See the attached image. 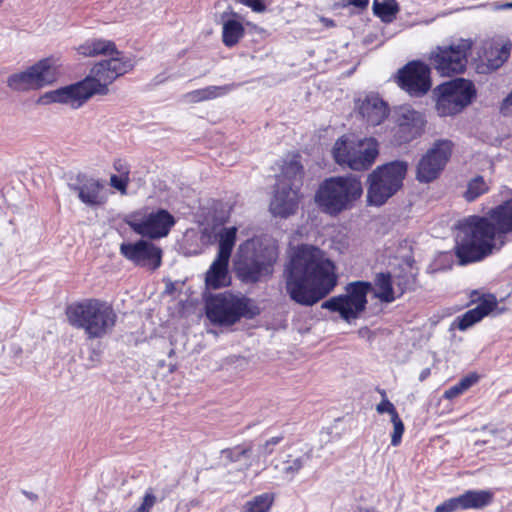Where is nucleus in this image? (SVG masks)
Segmentation results:
<instances>
[{"instance_id":"47","label":"nucleus","mask_w":512,"mask_h":512,"mask_svg":"<svg viewBox=\"0 0 512 512\" xmlns=\"http://www.w3.org/2000/svg\"><path fill=\"white\" fill-rule=\"evenodd\" d=\"M512 106V91L504 98L501 109Z\"/></svg>"},{"instance_id":"17","label":"nucleus","mask_w":512,"mask_h":512,"mask_svg":"<svg viewBox=\"0 0 512 512\" xmlns=\"http://www.w3.org/2000/svg\"><path fill=\"white\" fill-rule=\"evenodd\" d=\"M55 78L49 59H42L27 70L11 75L7 85L16 91L36 90L51 83Z\"/></svg>"},{"instance_id":"38","label":"nucleus","mask_w":512,"mask_h":512,"mask_svg":"<svg viewBox=\"0 0 512 512\" xmlns=\"http://www.w3.org/2000/svg\"><path fill=\"white\" fill-rule=\"evenodd\" d=\"M377 391L382 396V401L376 405V411L379 414L388 413L392 418L394 415H399L394 404L387 399L386 391L384 389L377 388Z\"/></svg>"},{"instance_id":"31","label":"nucleus","mask_w":512,"mask_h":512,"mask_svg":"<svg viewBox=\"0 0 512 512\" xmlns=\"http://www.w3.org/2000/svg\"><path fill=\"white\" fill-rule=\"evenodd\" d=\"M375 297L381 302L391 303L396 295L393 289V279L389 272H380L374 278Z\"/></svg>"},{"instance_id":"3","label":"nucleus","mask_w":512,"mask_h":512,"mask_svg":"<svg viewBox=\"0 0 512 512\" xmlns=\"http://www.w3.org/2000/svg\"><path fill=\"white\" fill-rule=\"evenodd\" d=\"M110 56V59L94 64L81 81L46 93L43 96L45 102L62 103L77 109L94 95L108 94V86L134 67L132 59L122 52Z\"/></svg>"},{"instance_id":"9","label":"nucleus","mask_w":512,"mask_h":512,"mask_svg":"<svg viewBox=\"0 0 512 512\" xmlns=\"http://www.w3.org/2000/svg\"><path fill=\"white\" fill-rule=\"evenodd\" d=\"M407 168L404 161H393L377 167L369 175L368 202L375 206L383 205L402 187Z\"/></svg>"},{"instance_id":"30","label":"nucleus","mask_w":512,"mask_h":512,"mask_svg":"<svg viewBox=\"0 0 512 512\" xmlns=\"http://www.w3.org/2000/svg\"><path fill=\"white\" fill-rule=\"evenodd\" d=\"M510 56V48L506 46L490 45L485 48L483 55L480 57L482 64L488 70H496L501 67Z\"/></svg>"},{"instance_id":"21","label":"nucleus","mask_w":512,"mask_h":512,"mask_svg":"<svg viewBox=\"0 0 512 512\" xmlns=\"http://www.w3.org/2000/svg\"><path fill=\"white\" fill-rule=\"evenodd\" d=\"M358 113L369 126L380 125L389 115V108L377 95H367L358 104Z\"/></svg>"},{"instance_id":"6","label":"nucleus","mask_w":512,"mask_h":512,"mask_svg":"<svg viewBox=\"0 0 512 512\" xmlns=\"http://www.w3.org/2000/svg\"><path fill=\"white\" fill-rule=\"evenodd\" d=\"M253 301L230 291L210 295L206 299V316L217 325H233L241 318L252 319L260 311Z\"/></svg>"},{"instance_id":"37","label":"nucleus","mask_w":512,"mask_h":512,"mask_svg":"<svg viewBox=\"0 0 512 512\" xmlns=\"http://www.w3.org/2000/svg\"><path fill=\"white\" fill-rule=\"evenodd\" d=\"M396 287L399 291L398 297L407 291H414L417 288V274L403 272L396 276Z\"/></svg>"},{"instance_id":"14","label":"nucleus","mask_w":512,"mask_h":512,"mask_svg":"<svg viewBox=\"0 0 512 512\" xmlns=\"http://www.w3.org/2000/svg\"><path fill=\"white\" fill-rule=\"evenodd\" d=\"M453 148L454 143L451 140L440 139L435 141L417 165V180L429 183L437 179L449 162Z\"/></svg>"},{"instance_id":"26","label":"nucleus","mask_w":512,"mask_h":512,"mask_svg":"<svg viewBox=\"0 0 512 512\" xmlns=\"http://www.w3.org/2000/svg\"><path fill=\"white\" fill-rule=\"evenodd\" d=\"M112 167L115 171L109 178V185L111 188L118 191L121 195L128 194V187L131 182V165L124 158H116L113 161Z\"/></svg>"},{"instance_id":"51","label":"nucleus","mask_w":512,"mask_h":512,"mask_svg":"<svg viewBox=\"0 0 512 512\" xmlns=\"http://www.w3.org/2000/svg\"><path fill=\"white\" fill-rule=\"evenodd\" d=\"M476 294H477V291H473V292L471 293V297H472V301H473V302L475 301V300L473 299V297H474V295H476Z\"/></svg>"},{"instance_id":"44","label":"nucleus","mask_w":512,"mask_h":512,"mask_svg":"<svg viewBox=\"0 0 512 512\" xmlns=\"http://www.w3.org/2000/svg\"><path fill=\"white\" fill-rule=\"evenodd\" d=\"M252 448H253L252 443H249L248 445H245V446H242V445L235 446L231 450L232 459L234 461H238L241 458L249 456L250 453L252 452Z\"/></svg>"},{"instance_id":"22","label":"nucleus","mask_w":512,"mask_h":512,"mask_svg":"<svg viewBox=\"0 0 512 512\" xmlns=\"http://www.w3.org/2000/svg\"><path fill=\"white\" fill-rule=\"evenodd\" d=\"M425 121L423 115L414 110L406 109L399 117L397 130L398 139L401 142H409L420 136L424 129Z\"/></svg>"},{"instance_id":"40","label":"nucleus","mask_w":512,"mask_h":512,"mask_svg":"<svg viewBox=\"0 0 512 512\" xmlns=\"http://www.w3.org/2000/svg\"><path fill=\"white\" fill-rule=\"evenodd\" d=\"M457 510H463L460 495L445 500L443 503L436 506L434 512H455Z\"/></svg>"},{"instance_id":"39","label":"nucleus","mask_w":512,"mask_h":512,"mask_svg":"<svg viewBox=\"0 0 512 512\" xmlns=\"http://www.w3.org/2000/svg\"><path fill=\"white\" fill-rule=\"evenodd\" d=\"M393 424V432L391 435V445L398 446L402 441V436L405 432V426L399 415H394V418L391 419Z\"/></svg>"},{"instance_id":"11","label":"nucleus","mask_w":512,"mask_h":512,"mask_svg":"<svg viewBox=\"0 0 512 512\" xmlns=\"http://www.w3.org/2000/svg\"><path fill=\"white\" fill-rule=\"evenodd\" d=\"M373 289L368 281H354L347 284L346 293L334 296L322 303V308L337 312L347 322L359 318L365 311L367 295Z\"/></svg>"},{"instance_id":"28","label":"nucleus","mask_w":512,"mask_h":512,"mask_svg":"<svg viewBox=\"0 0 512 512\" xmlns=\"http://www.w3.org/2000/svg\"><path fill=\"white\" fill-rule=\"evenodd\" d=\"M245 36V28L238 14L233 13L232 18L223 21L222 42L227 48L236 46Z\"/></svg>"},{"instance_id":"18","label":"nucleus","mask_w":512,"mask_h":512,"mask_svg":"<svg viewBox=\"0 0 512 512\" xmlns=\"http://www.w3.org/2000/svg\"><path fill=\"white\" fill-rule=\"evenodd\" d=\"M70 189L77 193L83 204L90 207H101L108 201L103 181L85 173L76 175V184H71Z\"/></svg>"},{"instance_id":"50","label":"nucleus","mask_w":512,"mask_h":512,"mask_svg":"<svg viewBox=\"0 0 512 512\" xmlns=\"http://www.w3.org/2000/svg\"><path fill=\"white\" fill-rule=\"evenodd\" d=\"M501 7L502 8H512V2L506 3V4L502 5Z\"/></svg>"},{"instance_id":"5","label":"nucleus","mask_w":512,"mask_h":512,"mask_svg":"<svg viewBox=\"0 0 512 512\" xmlns=\"http://www.w3.org/2000/svg\"><path fill=\"white\" fill-rule=\"evenodd\" d=\"M362 194V183L356 176H331L319 184L314 202L322 213L337 217L351 210Z\"/></svg>"},{"instance_id":"23","label":"nucleus","mask_w":512,"mask_h":512,"mask_svg":"<svg viewBox=\"0 0 512 512\" xmlns=\"http://www.w3.org/2000/svg\"><path fill=\"white\" fill-rule=\"evenodd\" d=\"M229 258L217 256L205 274V284L210 289H220L231 284Z\"/></svg>"},{"instance_id":"34","label":"nucleus","mask_w":512,"mask_h":512,"mask_svg":"<svg viewBox=\"0 0 512 512\" xmlns=\"http://www.w3.org/2000/svg\"><path fill=\"white\" fill-rule=\"evenodd\" d=\"M478 381L479 375L476 373H470L461 378L457 384L447 389L443 394V398L447 400H453L469 390Z\"/></svg>"},{"instance_id":"4","label":"nucleus","mask_w":512,"mask_h":512,"mask_svg":"<svg viewBox=\"0 0 512 512\" xmlns=\"http://www.w3.org/2000/svg\"><path fill=\"white\" fill-rule=\"evenodd\" d=\"M65 316L70 326L83 330L89 339H101L111 333L118 320L113 305L99 298H86L68 304Z\"/></svg>"},{"instance_id":"24","label":"nucleus","mask_w":512,"mask_h":512,"mask_svg":"<svg viewBox=\"0 0 512 512\" xmlns=\"http://www.w3.org/2000/svg\"><path fill=\"white\" fill-rule=\"evenodd\" d=\"M304 168L300 161V155L295 154L290 160H285L281 173L275 185H289L301 189L303 185Z\"/></svg>"},{"instance_id":"8","label":"nucleus","mask_w":512,"mask_h":512,"mask_svg":"<svg viewBox=\"0 0 512 512\" xmlns=\"http://www.w3.org/2000/svg\"><path fill=\"white\" fill-rule=\"evenodd\" d=\"M435 110L441 117L455 116L468 107L477 96L474 83L465 78L443 82L434 89Z\"/></svg>"},{"instance_id":"15","label":"nucleus","mask_w":512,"mask_h":512,"mask_svg":"<svg viewBox=\"0 0 512 512\" xmlns=\"http://www.w3.org/2000/svg\"><path fill=\"white\" fill-rule=\"evenodd\" d=\"M396 82L411 97H422L432 86L431 68L421 60L409 61L398 70Z\"/></svg>"},{"instance_id":"45","label":"nucleus","mask_w":512,"mask_h":512,"mask_svg":"<svg viewBox=\"0 0 512 512\" xmlns=\"http://www.w3.org/2000/svg\"><path fill=\"white\" fill-rule=\"evenodd\" d=\"M238 2L251 8V10L256 13H262L266 10L264 0H238Z\"/></svg>"},{"instance_id":"12","label":"nucleus","mask_w":512,"mask_h":512,"mask_svg":"<svg viewBox=\"0 0 512 512\" xmlns=\"http://www.w3.org/2000/svg\"><path fill=\"white\" fill-rule=\"evenodd\" d=\"M125 223L134 233L151 241L166 237L175 225V219L169 211L160 208L152 212H132L125 218Z\"/></svg>"},{"instance_id":"20","label":"nucleus","mask_w":512,"mask_h":512,"mask_svg":"<svg viewBox=\"0 0 512 512\" xmlns=\"http://www.w3.org/2000/svg\"><path fill=\"white\" fill-rule=\"evenodd\" d=\"M479 304L464 314L458 316L455 320L459 330L464 331L481 321L485 316L496 309L498 305L497 298L494 294H483L479 298Z\"/></svg>"},{"instance_id":"35","label":"nucleus","mask_w":512,"mask_h":512,"mask_svg":"<svg viewBox=\"0 0 512 512\" xmlns=\"http://www.w3.org/2000/svg\"><path fill=\"white\" fill-rule=\"evenodd\" d=\"M274 503L273 493H263L245 503L242 512H269Z\"/></svg>"},{"instance_id":"46","label":"nucleus","mask_w":512,"mask_h":512,"mask_svg":"<svg viewBox=\"0 0 512 512\" xmlns=\"http://www.w3.org/2000/svg\"><path fill=\"white\" fill-rule=\"evenodd\" d=\"M342 7H354L359 11H364L368 8L370 0H339Z\"/></svg>"},{"instance_id":"32","label":"nucleus","mask_w":512,"mask_h":512,"mask_svg":"<svg viewBox=\"0 0 512 512\" xmlns=\"http://www.w3.org/2000/svg\"><path fill=\"white\" fill-rule=\"evenodd\" d=\"M490 191V187L481 175H476L470 179L467 183V188L463 193V198L467 202H474L479 197L487 194Z\"/></svg>"},{"instance_id":"29","label":"nucleus","mask_w":512,"mask_h":512,"mask_svg":"<svg viewBox=\"0 0 512 512\" xmlns=\"http://www.w3.org/2000/svg\"><path fill=\"white\" fill-rule=\"evenodd\" d=\"M463 510H480L494 501V493L491 490H467L460 495Z\"/></svg>"},{"instance_id":"43","label":"nucleus","mask_w":512,"mask_h":512,"mask_svg":"<svg viewBox=\"0 0 512 512\" xmlns=\"http://www.w3.org/2000/svg\"><path fill=\"white\" fill-rule=\"evenodd\" d=\"M303 468L302 458H296L292 462L287 461L283 468V473L287 476L294 477Z\"/></svg>"},{"instance_id":"48","label":"nucleus","mask_w":512,"mask_h":512,"mask_svg":"<svg viewBox=\"0 0 512 512\" xmlns=\"http://www.w3.org/2000/svg\"><path fill=\"white\" fill-rule=\"evenodd\" d=\"M429 375H430V369L426 368L421 371V373L419 375V380L424 381Z\"/></svg>"},{"instance_id":"16","label":"nucleus","mask_w":512,"mask_h":512,"mask_svg":"<svg viewBox=\"0 0 512 512\" xmlns=\"http://www.w3.org/2000/svg\"><path fill=\"white\" fill-rule=\"evenodd\" d=\"M119 250L126 260L141 268L155 271L162 264V249L148 239L123 242Z\"/></svg>"},{"instance_id":"25","label":"nucleus","mask_w":512,"mask_h":512,"mask_svg":"<svg viewBox=\"0 0 512 512\" xmlns=\"http://www.w3.org/2000/svg\"><path fill=\"white\" fill-rule=\"evenodd\" d=\"M78 54L84 57H97L120 54L111 40L92 38L77 47Z\"/></svg>"},{"instance_id":"42","label":"nucleus","mask_w":512,"mask_h":512,"mask_svg":"<svg viewBox=\"0 0 512 512\" xmlns=\"http://www.w3.org/2000/svg\"><path fill=\"white\" fill-rule=\"evenodd\" d=\"M284 439L283 435L271 437L263 445L260 446V453L263 456L271 455L274 452V447Z\"/></svg>"},{"instance_id":"7","label":"nucleus","mask_w":512,"mask_h":512,"mask_svg":"<svg viewBox=\"0 0 512 512\" xmlns=\"http://www.w3.org/2000/svg\"><path fill=\"white\" fill-rule=\"evenodd\" d=\"M379 154L376 139H354L348 135L339 137L332 148L334 161L354 171H366L372 167Z\"/></svg>"},{"instance_id":"13","label":"nucleus","mask_w":512,"mask_h":512,"mask_svg":"<svg viewBox=\"0 0 512 512\" xmlns=\"http://www.w3.org/2000/svg\"><path fill=\"white\" fill-rule=\"evenodd\" d=\"M472 43L461 39L457 44L437 46L430 54L432 68L443 77L461 74L466 70Z\"/></svg>"},{"instance_id":"36","label":"nucleus","mask_w":512,"mask_h":512,"mask_svg":"<svg viewBox=\"0 0 512 512\" xmlns=\"http://www.w3.org/2000/svg\"><path fill=\"white\" fill-rule=\"evenodd\" d=\"M373 12L383 21H391L398 12L395 0H374Z\"/></svg>"},{"instance_id":"27","label":"nucleus","mask_w":512,"mask_h":512,"mask_svg":"<svg viewBox=\"0 0 512 512\" xmlns=\"http://www.w3.org/2000/svg\"><path fill=\"white\" fill-rule=\"evenodd\" d=\"M235 88L236 84H226L222 86L211 85L190 91L184 95V98L189 103H199L223 97Z\"/></svg>"},{"instance_id":"10","label":"nucleus","mask_w":512,"mask_h":512,"mask_svg":"<svg viewBox=\"0 0 512 512\" xmlns=\"http://www.w3.org/2000/svg\"><path fill=\"white\" fill-rule=\"evenodd\" d=\"M277 259L275 247L258 244L236 263V275L244 283H257L272 276Z\"/></svg>"},{"instance_id":"1","label":"nucleus","mask_w":512,"mask_h":512,"mask_svg":"<svg viewBox=\"0 0 512 512\" xmlns=\"http://www.w3.org/2000/svg\"><path fill=\"white\" fill-rule=\"evenodd\" d=\"M335 263L319 247L300 244L286 265L285 289L291 300L302 306H313L336 287Z\"/></svg>"},{"instance_id":"49","label":"nucleus","mask_w":512,"mask_h":512,"mask_svg":"<svg viewBox=\"0 0 512 512\" xmlns=\"http://www.w3.org/2000/svg\"><path fill=\"white\" fill-rule=\"evenodd\" d=\"M24 494L31 500H36L38 498L36 494L31 492H24Z\"/></svg>"},{"instance_id":"2","label":"nucleus","mask_w":512,"mask_h":512,"mask_svg":"<svg viewBox=\"0 0 512 512\" xmlns=\"http://www.w3.org/2000/svg\"><path fill=\"white\" fill-rule=\"evenodd\" d=\"M512 233V197L491 208L486 216H469L461 225L455 254L462 265L482 261L500 250Z\"/></svg>"},{"instance_id":"33","label":"nucleus","mask_w":512,"mask_h":512,"mask_svg":"<svg viewBox=\"0 0 512 512\" xmlns=\"http://www.w3.org/2000/svg\"><path fill=\"white\" fill-rule=\"evenodd\" d=\"M236 236H237V228L236 227H229L224 228L223 231L219 234V245H218V251L217 256L225 257V258H231V254L233 251V248L236 243Z\"/></svg>"},{"instance_id":"41","label":"nucleus","mask_w":512,"mask_h":512,"mask_svg":"<svg viewBox=\"0 0 512 512\" xmlns=\"http://www.w3.org/2000/svg\"><path fill=\"white\" fill-rule=\"evenodd\" d=\"M156 502L157 498L154 494V490L150 487L145 491L140 506L134 512H151Z\"/></svg>"},{"instance_id":"19","label":"nucleus","mask_w":512,"mask_h":512,"mask_svg":"<svg viewBox=\"0 0 512 512\" xmlns=\"http://www.w3.org/2000/svg\"><path fill=\"white\" fill-rule=\"evenodd\" d=\"M302 198L301 189L289 185H275L269 210L276 217L288 218L296 214Z\"/></svg>"}]
</instances>
